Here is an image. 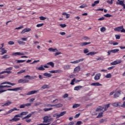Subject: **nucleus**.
Segmentation results:
<instances>
[{
  "instance_id": "338daca9",
  "label": "nucleus",
  "mask_w": 125,
  "mask_h": 125,
  "mask_svg": "<svg viewBox=\"0 0 125 125\" xmlns=\"http://www.w3.org/2000/svg\"><path fill=\"white\" fill-rule=\"evenodd\" d=\"M83 40L86 41L87 40H89V38H88L87 36H84L83 37Z\"/></svg>"
},
{
  "instance_id": "a211bd4d",
  "label": "nucleus",
  "mask_w": 125,
  "mask_h": 125,
  "mask_svg": "<svg viewBox=\"0 0 125 125\" xmlns=\"http://www.w3.org/2000/svg\"><path fill=\"white\" fill-rule=\"evenodd\" d=\"M1 84H10V85H15V83H11L9 82H4L1 83Z\"/></svg>"
},
{
  "instance_id": "7c9ffc66",
  "label": "nucleus",
  "mask_w": 125,
  "mask_h": 125,
  "mask_svg": "<svg viewBox=\"0 0 125 125\" xmlns=\"http://www.w3.org/2000/svg\"><path fill=\"white\" fill-rule=\"evenodd\" d=\"M49 51H51V52H57L58 51V50L56 48H49L48 49Z\"/></svg>"
},
{
  "instance_id": "e433bc0d",
  "label": "nucleus",
  "mask_w": 125,
  "mask_h": 125,
  "mask_svg": "<svg viewBox=\"0 0 125 125\" xmlns=\"http://www.w3.org/2000/svg\"><path fill=\"white\" fill-rule=\"evenodd\" d=\"M103 113H104L103 111V112L99 113L98 116H97V119H100V118H102V117H103Z\"/></svg>"
},
{
  "instance_id": "603ef678",
  "label": "nucleus",
  "mask_w": 125,
  "mask_h": 125,
  "mask_svg": "<svg viewBox=\"0 0 125 125\" xmlns=\"http://www.w3.org/2000/svg\"><path fill=\"white\" fill-rule=\"evenodd\" d=\"M115 38L116 40H120L121 39V35H116Z\"/></svg>"
},
{
  "instance_id": "680f3d73",
  "label": "nucleus",
  "mask_w": 125,
  "mask_h": 125,
  "mask_svg": "<svg viewBox=\"0 0 125 125\" xmlns=\"http://www.w3.org/2000/svg\"><path fill=\"white\" fill-rule=\"evenodd\" d=\"M8 44H9L10 45H12L14 44V42L13 41H9V42H8Z\"/></svg>"
},
{
  "instance_id": "1a4fd4ad",
  "label": "nucleus",
  "mask_w": 125,
  "mask_h": 125,
  "mask_svg": "<svg viewBox=\"0 0 125 125\" xmlns=\"http://www.w3.org/2000/svg\"><path fill=\"white\" fill-rule=\"evenodd\" d=\"M125 0H118V1L116 2V4L119 5H122V6H124L125 5Z\"/></svg>"
},
{
  "instance_id": "5fc2aeb1",
  "label": "nucleus",
  "mask_w": 125,
  "mask_h": 125,
  "mask_svg": "<svg viewBox=\"0 0 125 125\" xmlns=\"http://www.w3.org/2000/svg\"><path fill=\"white\" fill-rule=\"evenodd\" d=\"M88 52H89L88 49L85 48V49H84L83 53L85 54H86V53H88Z\"/></svg>"
},
{
  "instance_id": "e2e57ef3",
  "label": "nucleus",
  "mask_w": 125,
  "mask_h": 125,
  "mask_svg": "<svg viewBox=\"0 0 125 125\" xmlns=\"http://www.w3.org/2000/svg\"><path fill=\"white\" fill-rule=\"evenodd\" d=\"M25 107H26V106H25V104H21V105L20 106V109H22L23 108H25Z\"/></svg>"
},
{
  "instance_id": "a878e982",
  "label": "nucleus",
  "mask_w": 125,
  "mask_h": 125,
  "mask_svg": "<svg viewBox=\"0 0 125 125\" xmlns=\"http://www.w3.org/2000/svg\"><path fill=\"white\" fill-rule=\"evenodd\" d=\"M91 42H83L80 44L81 46H85V45H87V44H90Z\"/></svg>"
},
{
  "instance_id": "de8ad7c7",
  "label": "nucleus",
  "mask_w": 125,
  "mask_h": 125,
  "mask_svg": "<svg viewBox=\"0 0 125 125\" xmlns=\"http://www.w3.org/2000/svg\"><path fill=\"white\" fill-rule=\"evenodd\" d=\"M105 78H106V79H110V78H112V75L111 74L108 73L105 76Z\"/></svg>"
},
{
  "instance_id": "8fccbe9b",
  "label": "nucleus",
  "mask_w": 125,
  "mask_h": 125,
  "mask_svg": "<svg viewBox=\"0 0 125 125\" xmlns=\"http://www.w3.org/2000/svg\"><path fill=\"white\" fill-rule=\"evenodd\" d=\"M5 73H7V74H11V71H4L1 72V74H5Z\"/></svg>"
},
{
  "instance_id": "6e6d98bb",
  "label": "nucleus",
  "mask_w": 125,
  "mask_h": 125,
  "mask_svg": "<svg viewBox=\"0 0 125 125\" xmlns=\"http://www.w3.org/2000/svg\"><path fill=\"white\" fill-rule=\"evenodd\" d=\"M106 31V28L103 27L101 28V32H103Z\"/></svg>"
},
{
  "instance_id": "4d7b16f0",
  "label": "nucleus",
  "mask_w": 125,
  "mask_h": 125,
  "mask_svg": "<svg viewBox=\"0 0 125 125\" xmlns=\"http://www.w3.org/2000/svg\"><path fill=\"white\" fill-rule=\"evenodd\" d=\"M26 61L25 60H17V63H23Z\"/></svg>"
},
{
  "instance_id": "ea45409f",
  "label": "nucleus",
  "mask_w": 125,
  "mask_h": 125,
  "mask_svg": "<svg viewBox=\"0 0 125 125\" xmlns=\"http://www.w3.org/2000/svg\"><path fill=\"white\" fill-rule=\"evenodd\" d=\"M43 76L45 77H47L48 78H50L52 75L50 73H43Z\"/></svg>"
},
{
  "instance_id": "39448f33",
  "label": "nucleus",
  "mask_w": 125,
  "mask_h": 125,
  "mask_svg": "<svg viewBox=\"0 0 125 125\" xmlns=\"http://www.w3.org/2000/svg\"><path fill=\"white\" fill-rule=\"evenodd\" d=\"M43 123H49L50 122H51V119H49V117L48 116H45L43 118Z\"/></svg>"
},
{
  "instance_id": "473e14b6",
  "label": "nucleus",
  "mask_w": 125,
  "mask_h": 125,
  "mask_svg": "<svg viewBox=\"0 0 125 125\" xmlns=\"http://www.w3.org/2000/svg\"><path fill=\"white\" fill-rule=\"evenodd\" d=\"M53 106L56 108H60V107H62L63 106V104H53Z\"/></svg>"
},
{
  "instance_id": "09e8293b",
  "label": "nucleus",
  "mask_w": 125,
  "mask_h": 125,
  "mask_svg": "<svg viewBox=\"0 0 125 125\" xmlns=\"http://www.w3.org/2000/svg\"><path fill=\"white\" fill-rule=\"evenodd\" d=\"M112 15L109 14H106L105 15H104V17H106L107 18H109L110 17H112Z\"/></svg>"
},
{
  "instance_id": "2eb2a0df",
  "label": "nucleus",
  "mask_w": 125,
  "mask_h": 125,
  "mask_svg": "<svg viewBox=\"0 0 125 125\" xmlns=\"http://www.w3.org/2000/svg\"><path fill=\"white\" fill-rule=\"evenodd\" d=\"M31 31V28H25L21 32V34H25V33H27L28 32H30Z\"/></svg>"
},
{
  "instance_id": "052dcab7",
  "label": "nucleus",
  "mask_w": 125,
  "mask_h": 125,
  "mask_svg": "<svg viewBox=\"0 0 125 125\" xmlns=\"http://www.w3.org/2000/svg\"><path fill=\"white\" fill-rule=\"evenodd\" d=\"M83 125V122L82 121H78L76 124V125Z\"/></svg>"
},
{
  "instance_id": "0eeeda50",
  "label": "nucleus",
  "mask_w": 125,
  "mask_h": 125,
  "mask_svg": "<svg viewBox=\"0 0 125 125\" xmlns=\"http://www.w3.org/2000/svg\"><path fill=\"white\" fill-rule=\"evenodd\" d=\"M84 60V59H81L75 61L74 62H71L70 63L71 64H77L78 63H80V62H83Z\"/></svg>"
},
{
  "instance_id": "c03bdc74",
  "label": "nucleus",
  "mask_w": 125,
  "mask_h": 125,
  "mask_svg": "<svg viewBox=\"0 0 125 125\" xmlns=\"http://www.w3.org/2000/svg\"><path fill=\"white\" fill-rule=\"evenodd\" d=\"M44 107H48V108H51V107H54V105H53V104H44Z\"/></svg>"
},
{
  "instance_id": "a18cd8bd",
  "label": "nucleus",
  "mask_w": 125,
  "mask_h": 125,
  "mask_svg": "<svg viewBox=\"0 0 125 125\" xmlns=\"http://www.w3.org/2000/svg\"><path fill=\"white\" fill-rule=\"evenodd\" d=\"M25 72H26L25 70H21L20 71L17 72V75H21V74L25 73Z\"/></svg>"
},
{
  "instance_id": "bb28decb",
  "label": "nucleus",
  "mask_w": 125,
  "mask_h": 125,
  "mask_svg": "<svg viewBox=\"0 0 125 125\" xmlns=\"http://www.w3.org/2000/svg\"><path fill=\"white\" fill-rule=\"evenodd\" d=\"M98 53V52H90L88 53L86 55H91V56H93V55H95V54H97Z\"/></svg>"
},
{
  "instance_id": "72a5a7b5",
  "label": "nucleus",
  "mask_w": 125,
  "mask_h": 125,
  "mask_svg": "<svg viewBox=\"0 0 125 125\" xmlns=\"http://www.w3.org/2000/svg\"><path fill=\"white\" fill-rule=\"evenodd\" d=\"M8 58H10V56H9V55H5L2 57L1 59L6 60V59H8Z\"/></svg>"
},
{
  "instance_id": "79ce46f5",
  "label": "nucleus",
  "mask_w": 125,
  "mask_h": 125,
  "mask_svg": "<svg viewBox=\"0 0 125 125\" xmlns=\"http://www.w3.org/2000/svg\"><path fill=\"white\" fill-rule=\"evenodd\" d=\"M53 108L52 107H49V108H45L43 110L44 112H47L48 111H51Z\"/></svg>"
},
{
  "instance_id": "c85d7f7f",
  "label": "nucleus",
  "mask_w": 125,
  "mask_h": 125,
  "mask_svg": "<svg viewBox=\"0 0 125 125\" xmlns=\"http://www.w3.org/2000/svg\"><path fill=\"white\" fill-rule=\"evenodd\" d=\"M24 53L21 52H15L12 54V55H14L15 56H17V55H24Z\"/></svg>"
},
{
  "instance_id": "4be33fe9",
  "label": "nucleus",
  "mask_w": 125,
  "mask_h": 125,
  "mask_svg": "<svg viewBox=\"0 0 125 125\" xmlns=\"http://www.w3.org/2000/svg\"><path fill=\"white\" fill-rule=\"evenodd\" d=\"M36 69L38 71H44V70H45L42 65H41L39 67H36Z\"/></svg>"
},
{
  "instance_id": "4468645a",
  "label": "nucleus",
  "mask_w": 125,
  "mask_h": 125,
  "mask_svg": "<svg viewBox=\"0 0 125 125\" xmlns=\"http://www.w3.org/2000/svg\"><path fill=\"white\" fill-rule=\"evenodd\" d=\"M81 81L82 80H76V78H74L72 80L71 82L70 83V84H71V85H74V84H75V82H76V83H79V82H81Z\"/></svg>"
},
{
  "instance_id": "f257e3e1",
  "label": "nucleus",
  "mask_w": 125,
  "mask_h": 125,
  "mask_svg": "<svg viewBox=\"0 0 125 125\" xmlns=\"http://www.w3.org/2000/svg\"><path fill=\"white\" fill-rule=\"evenodd\" d=\"M23 89V87H19L17 88H14L13 89H8L7 90H3L2 88H0V93H2V92H5V91H18V90H22Z\"/></svg>"
},
{
  "instance_id": "f03ea898",
  "label": "nucleus",
  "mask_w": 125,
  "mask_h": 125,
  "mask_svg": "<svg viewBox=\"0 0 125 125\" xmlns=\"http://www.w3.org/2000/svg\"><path fill=\"white\" fill-rule=\"evenodd\" d=\"M114 30L115 32H121V33H125V28H124L123 25L115 28Z\"/></svg>"
},
{
  "instance_id": "423d86ee",
  "label": "nucleus",
  "mask_w": 125,
  "mask_h": 125,
  "mask_svg": "<svg viewBox=\"0 0 125 125\" xmlns=\"http://www.w3.org/2000/svg\"><path fill=\"white\" fill-rule=\"evenodd\" d=\"M27 114H28V112L27 111L26 112H22L20 114L16 115V117H19V118H22V116H26V115H27Z\"/></svg>"
},
{
  "instance_id": "393cba45",
  "label": "nucleus",
  "mask_w": 125,
  "mask_h": 125,
  "mask_svg": "<svg viewBox=\"0 0 125 125\" xmlns=\"http://www.w3.org/2000/svg\"><path fill=\"white\" fill-rule=\"evenodd\" d=\"M10 88L11 87V85H3V84H1V83H0V88Z\"/></svg>"
},
{
  "instance_id": "aec40b11",
  "label": "nucleus",
  "mask_w": 125,
  "mask_h": 125,
  "mask_svg": "<svg viewBox=\"0 0 125 125\" xmlns=\"http://www.w3.org/2000/svg\"><path fill=\"white\" fill-rule=\"evenodd\" d=\"M91 85H93L94 86H102V84H100L99 83H93L91 84Z\"/></svg>"
},
{
  "instance_id": "9b49d317",
  "label": "nucleus",
  "mask_w": 125,
  "mask_h": 125,
  "mask_svg": "<svg viewBox=\"0 0 125 125\" xmlns=\"http://www.w3.org/2000/svg\"><path fill=\"white\" fill-rule=\"evenodd\" d=\"M35 113H36V111L32 112L31 113L29 114L23 118L22 120H26V119H29V118H31V117H32V115H33V114H35Z\"/></svg>"
},
{
  "instance_id": "69168bd1",
  "label": "nucleus",
  "mask_w": 125,
  "mask_h": 125,
  "mask_svg": "<svg viewBox=\"0 0 125 125\" xmlns=\"http://www.w3.org/2000/svg\"><path fill=\"white\" fill-rule=\"evenodd\" d=\"M114 0H111V1L107 0V3H109V4H113V1Z\"/></svg>"
},
{
  "instance_id": "7ed1b4c3",
  "label": "nucleus",
  "mask_w": 125,
  "mask_h": 125,
  "mask_svg": "<svg viewBox=\"0 0 125 125\" xmlns=\"http://www.w3.org/2000/svg\"><path fill=\"white\" fill-rule=\"evenodd\" d=\"M29 82V80L20 79L18 81L19 83H27Z\"/></svg>"
},
{
  "instance_id": "c9c22d12",
  "label": "nucleus",
  "mask_w": 125,
  "mask_h": 125,
  "mask_svg": "<svg viewBox=\"0 0 125 125\" xmlns=\"http://www.w3.org/2000/svg\"><path fill=\"white\" fill-rule=\"evenodd\" d=\"M104 107L102 106H99L96 109V112H100V111H102V110H104Z\"/></svg>"
},
{
  "instance_id": "cd10ccee",
  "label": "nucleus",
  "mask_w": 125,
  "mask_h": 125,
  "mask_svg": "<svg viewBox=\"0 0 125 125\" xmlns=\"http://www.w3.org/2000/svg\"><path fill=\"white\" fill-rule=\"evenodd\" d=\"M100 2V1L99 0L95 1L92 4L91 7H94V6H96V4H98Z\"/></svg>"
},
{
  "instance_id": "412c9836",
  "label": "nucleus",
  "mask_w": 125,
  "mask_h": 125,
  "mask_svg": "<svg viewBox=\"0 0 125 125\" xmlns=\"http://www.w3.org/2000/svg\"><path fill=\"white\" fill-rule=\"evenodd\" d=\"M66 114V111H62L61 112L60 114H56L57 118H60V117H62V116H64Z\"/></svg>"
},
{
  "instance_id": "2f4dec72",
  "label": "nucleus",
  "mask_w": 125,
  "mask_h": 125,
  "mask_svg": "<svg viewBox=\"0 0 125 125\" xmlns=\"http://www.w3.org/2000/svg\"><path fill=\"white\" fill-rule=\"evenodd\" d=\"M109 107H110V104H105L104 105V108L103 112H105V111H107V109H108V108H109Z\"/></svg>"
},
{
  "instance_id": "3c124183",
  "label": "nucleus",
  "mask_w": 125,
  "mask_h": 125,
  "mask_svg": "<svg viewBox=\"0 0 125 125\" xmlns=\"http://www.w3.org/2000/svg\"><path fill=\"white\" fill-rule=\"evenodd\" d=\"M42 88L43 89H45V88H48V85H43L42 87Z\"/></svg>"
},
{
  "instance_id": "b1692460",
  "label": "nucleus",
  "mask_w": 125,
  "mask_h": 125,
  "mask_svg": "<svg viewBox=\"0 0 125 125\" xmlns=\"http://www.w3.org/2000/svg\"><path fill=\"white\" fill-rule=\"evenodd\" d=\"M37 92H38V91H37V90L31 91L28 92L26 94V95H32V94H35V93H37Z\"/></svg>"
},
{
  "instance_id": "ddd939ff",
  "label": "nucleus",
  "mask_w": 125,
  "mask_h": 125,
  "mask_svg": "<svg viewBox=\"0 0 125 125\" xmlns=\"http://www.w3.org/2000/svg\"><path fill=\"white\" fill-rule=\"evenodd\" d=\"M12 104V102L9 101V100L7 101L5 103L1 105L2 107H4V106H9L11 104Z\"/></svg>"
},
{
  "instance_id": "dca6fc26",
  "label": "nucleus",
  "mask_w": 125,
  "mask_h": 125,
  "mask_svg": "<svg viewBox=\"0 0 125 125\" xmlns=\"http://www.w3.org/2000/svg\"><path fill=\"white\" fill-rule=\"evenodd\" d=\"M121 95V91H117L114 95V98H118Z\"/></svg>"
},
{
  "instance_id": "c756f323",
  "label": "nucleus",
  "mask_w": 125,
  "mask_h": 125,
  "mask_svg": "<svg viewBox=\"0 0 125 125\" xmlns=\"http://www.w3.org/2000/svg\"><path fill=\"white\" fill-rule=\"evenodd\" d=\"M113 107H120L121 106V103H114L112 104Z\"/></svg>"
},
{
  "instance_id": "13d9d810",
  "label": "nucleus",
  "mask_w": 125,
  "mask_h": 125,
  "mask_svg": "<svg viewBox=\"0 0 125 125\" xmlns=\"http://www.w3.org/2000/svg\"><path fill=\"white\" fill-rule=\"evenodd\" d=\"M43 25V23H40L37 24L36 27H37L38 28H40V27H42Z\"/></svg>"
},
{
  "instance_id": "5701e85b",
  "label": "nucleus",
  "mask_w": 125,
  "mask_h": 125,
  "mask_svg": "<svg viewBox=\"0 0 125 125\" xmlns=\"http://www.w3.org/2000/svg\"><path fill=\"white\" fill-rule=\"evenodd\" d=\"M24 78L25 79H27V78H28L29 80H34L35 78H37V76H30V75H26L24 76Z\"/></svg>"
},
{
  "instance_id": "9d476101",
  "label": "nucleus",
  "mask_w": 125,
  "mask_h": 125,
  "mask_svg": "<svg viewBox=\"0 0 125 125\" xmlns=\"http://www.w3.org/2000/svg\"><path fill=\"white\" fill-rule=\"evenodd\" d=\"M20 109H17V108L16 107H14L13 109H10V110H9L7 113H6V115H8V114H10L11 113H12V112L14 111H19Z\"/></svg>"
},
{
  "instance_id": "58836bf2",
  "label": "nucleus",
  "mask_w": 125,
  "mask_h": 125,
  "mask_svg": "<svg viewBox=\"0 0 125 125\" xmlns=\"http://www.w3.org/2000/svg\"><path fill=\"white\" fill-rule=\"evenodd\" d=\"M120 51V50L119 49H115L111 50V52L112 53H117V52H119Z\"/></svg>"
},
{
  "instance_id": "f3484780",
  "label": "nucleus",
  "mask_w": 125,
  "mask_h": 125,
  "mask_svg": "<svg viewBox=\"0 0 125 125\" xmlns=\"http://www.w3.org/2000/svg\"><path fill=\"white\" fill-rule=\"evenodd\" d=\"M100 77H101V74L100 73H98L96 74L95 77H94V80L95 81H98L100 79Z\"/></svg>"
},
{
  "instance_id": "0e129e2a",
  "label": "nucleus",
  "mask_w": 125,
  "mask_h": 125,
  "mask_svg": "<svg viewBox=\"0 0 125 125\" xmlns=\"http://www.w3.org/2000/svg\"><path fill=\"white\" fill-rule=\"evenodd\" d=\"M25 107H31V106H32V104L30 103H27V104H25Z\"/></svg>"
},
{
  "instance_id": "6e6552de",
  "label": "nucleus",
  "mask_w": 125,
  "mask_h": 125,
  "mask_svg": "<svg viewBox=\"0 0 125 125\" xmlns=\"http://www.w3.org/2000/svg\"><path fill=\"white\" fill-rule=\"evenodd\" d=\"M0 51L1 53L0 54V55H3L4 54H5V53H7V50H5V48H0Z\"/></svg>"
},
{
  "instance_id": "864d4df0",
  "label": "nucleus",
  "mask_w": 125,
  "mask_h": 125,
  "mask_svg": "<svg viewBox=\"0 0 125 125\" xmlns=\"http://www.w3.org/2000/svg\"><path fill=\"white\" fill-rule=\"evenodd\" d=\"M40 20L41 21H44L45 20V19H46V18L43 17V16H41L40 17H39Z\"/></svg>"
},
{
  "instance_id": "bf43d9fd",
  "label": "nucleus",
  "mask_w": 125,
  "mask_h": 125,
  "mask_svg": "<svg viewBox=\"0 0 125 125\" xmlns=\"http://www.w3.org/2000/svg\"><path fill=\"white\" fill-rule=\"evenodd\" d=\"M60 26L62 28H65V27H67V25L65 24H60Z\"/></svg>"
},
{
  "instance_id": "49530a36",
  "label": "nucleus",
  "mask_w": 125,
  "mask_h": 125,
  "mask_svg": "<svg viewBox=\"0 0 125 125\" xmlns=\"http://www.w3.org/2000/svg\"><path fill=\"white\" fill-rule=\"evenodd\" d=\"M18 42L19 43V44H22V45H24L26 43L25 42L23 41H18Z\"/></svg>"
},
{
  "instance_id": "37998d69",
  "label": "nucleus",
  "mask_w": 125,
  "mask_h": 125,
  "mask_svg": "<svg viewBox=\"0 0 125 125\" xmlns=\"http://www.w3.org/2000/svg\"><path fill=\"white\" fill-rule=\"evenodd\" d=\"M80 106H81L80 104H75L72 106V108L73 109H75V108H78L80 107Z\"/></svg>"
},
{
  "instance_id": "a19ab883",
  "label": "nucleus",
  "mask_w": 125,
  "mask_h": 125,
  "mask_svg": "<svg viewBox=\"0 0 125 125\" xmlns=\"http://www.w3.org/2000/svg\"><path fill=\"white\" fill-rule=\"evenodd\" d=\"M47 65H50L52 68H54V63L52 62H47Z\"/></svg>"
},
{
  "instance_id": "f8f14e48",
  "label": "nucleus",
  "mask_w": 125,
  "mask_h": 125,
  "mask_svg": "<svg viewBox=\"0 0 125 125\" xmlns=\"http://www.w3.org/2000/svg\"><path fill=\"white\" fill-rule=\"evenodd\" d=\"M18 117H17V116H16V115H15L14 116V117L13 119L10 120L9 121L10 122H17L18 121H20V118H18Z\"/></svg>"
},
{
  "instance_id": "6ab92c4d",
  "label": "nucleus",
  "mask_w": 125,
  "mask_h": 125,
  "mask_svg": "<svg viewBox=\"0 0 125 125\" xmlns=\"http://www.w3.org/2000/svg\"><path fill=\"white\" fill-rule=\"evenodd\" d=\"M80 71H81V67L80 66H78L74 68V74H76L77 72H80Z\"/></svg>"
},
{
  "instance_id": "f704fd0d",
  "label": "nucleus",
  "mask_w": 125,
  "mask_h": 125,
  "mask_svg": "<svg viewBox=\"0 0 125 125\" xmlns=\"http://www.w3.org/2000/svg\"><path fill=\"white\" fill-rule=\"evenodd\" d=\"M70 68H71V65L69 64L65 65L63 67V69L64 70H69V69H70Z\"/></svg>"
},
{
  "instance_id": "774afa93",
  "label": "nucleus",
  "mask_w": 125,
  "mask_h": 125,
  "mask_svg": "<svg viewBox=\"0 0 125 125\" xmlns=\"http://www.w3.org/2000/svg\"><path fill=\"white\" fill-rule=\"evenodd\" d=\"M62 70H55V73H62Z\"/></svg>"
},
{
  "instance_id": "4c0bfd02",
  "label": "nucleus",
  "mask_w": 125,
  "mask_h": 125,
  "mask_svg": "<svg viewBox=\"0 0 125 125\" xmlns=\"http://www.w3.org/2000/svg\"><path fill=\"white\" fill-rule=\"evenodd\" d=\"M83 86L81 85L76 86L74 87V90H80L81 88H82Z\"/></svg>"
},
{
  "instance_id": "20e7f679",
  "label": "nucleus",
  "mask_w": 125,
  "mask_h": 125,
  "mask_svg": "<svg viewBox=\"0 0 125 125\" xmlns=\"http://www.w3.org/2000/svg\"><path fill=\"white\" fill-rule=\"evenodd\" d=\"M123 62V61L119 60L110 63V65H117V64H121Z\"/></svg>"
}]
</instances>
